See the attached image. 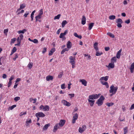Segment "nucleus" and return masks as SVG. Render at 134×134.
I'll return each instance as SVG.
<instances>
[{
    "instance_id": "nucleus-1",
    "label": "nucleus",
    "mask_w": 134,
    "mask_h": 134,
    "mask_svg": "<svg viewBox=\"0 0 134 134\" xmlns=\"http://www.w3.org/2000/svg\"><path fill=\"white\" fill-rule=\"evenodd\" d=\"M65 120H61L59 124H56L54 126L53 131L55 132L60 127H62L65 124Z\"/></svg>"
},
{
    "instance_id": "nucleus-2",
    "label": "nucleus",
    "mask_w": 134,
    "mask_h": 134,
    "mask_svg": "<svg viewBox=\"0 0 134 134\" xmlns=\"http://www.w3.org/2000/svg\"><path fill=\"white\" fill-rule=\"evenodd\" d=\"M118 87H114L113 85H112L110 87L109 92L111 93L110 95V96H112L113 95L115 94L118 89Z\"/></svg>"
},
{
    "instance_id": "nucleus-3",
    "label": "nucleus",
    "mask_w": 134,
    "mask_h": 134,
    "mask_svg": "<svg viewBox=\"0 0 134 134\" xmlns=\"http://www.w3.org/2000/svg\"><path fill=\"white\" fill-rule=\"evenodd\" d=\"M69 59L70 60L69 62L72 65V68H74L75 67V61L76 59L75 57H73L72 56H71L69 57Z\"/></svg>"
},
{
    "instance_id": "nucleus-4",
    "label": "nucleus",
    "mask_w": 134,
    "mask_h": 134,
    "mask_svg": "<svg viewBox=\"0 0 134 134\" xmlns=\"http://www.w3.org/2000/svg\"><path fill=\"white\" fill-rule=\"evenodd\" d=\"M105 98L102 96H100L96 102L98 106H100L102 105L103 103V101L104 100Z\"/></svg>"
},
{
    "instance_id": "nucleus-5",
    "label": "nucleus",
    "mask_w": 134,
    "mask_h": 134,
    "mask_svg": "<svg viewBox=\"0 0 134 134\" xmlns=\"http://www.w3.org/2000/svg\"><path fill=\"white\" fill-rule=\"evenodd\" d=\"M78 117V115L77 113L73 114L72 119V123L74 124L75 123Z\"/></svg>"
},
{
    "instance_id": "nucleus-6",
    "label": "nucleus",
    "mask_w": 134,
    "mask_h": 134,
    "mask_svg": "<svg viewBox=\"0 0 134 134\" xmlns=\"http://www.w3.org/2000/svg\"><path fill=\"white\" fill-rule=\"evenodd\" d=\"M116 23H117V26L119 28H121L122 26L121 24L122 23V21L120 18H119L116 20Z\"/></svg>"
},
{
    "instance_id": "nucleus-7",
    "label": "nucleus",
    "mask_w": 134,
    "mask_h": 134,
    "mask_svg": "<svg viewBox=\"0 0 134 134\" xmlns=\"http://www.w3.org/2000/svg\"><path fill=\"white\" fill-rule=\"evenodd\" d=\"M40 109H42L43 110L46 111L49 110V107L47 105L43 106L41 105L40 107Z\"/></svg>"
},
{
    "instance_id": "nucleus-8",
    "label": "nucleus",
    "mask_w": 134,
    "mask_h": 134,
    "mask_svg": "<svg viewBox=\"0 0 134 134\" xmlns=\"http://www.w3.org/2000/svg\"><path fill=\"white\" fill-rule=\"evenodd\" d=\"M86 127L85 125H83L79 129V131L80 133H82L86 129Z\"/></svg>"
},
{
    "instance_id": "nucleus-9",
    "label": "nucleus",
    "mask_w": 134,
    "mask_h": 134,
    "mask_svg": "<svg viewBox=\"0 0 134 134\" xmlns=\"http://www.w3.org/2000/svg\"><path fill=\"white\" fill-rule=\"evenodd\" d=\"M35 116L36 117L43 118L45 116V115L42 112H39L36 113Z\"/></svg>"
},
{
    "instance_id": "nucleus-10",
    "label": "nucleus",
    "mask_w": 134,
    "mask_h": 134,
    "mask_svg": "<svg viewBox=\"0 0 134 134\" xmlns=\"http://www.w3.org/2000/svg\"><path fill=\"white\" fill-rule=\"evenodd\" d=\"M62 103L64 105L67 106H70L71 105V104L67 101L63 100L62 101Z\"/></svg>"
},
{
    "instance_id": "nucleus-11",
    "label": "nucleus",
    "mask_w": 134,
    "mask_h": 134,
    "mask_svg": "<svg viewBox=\"0 0 134 134\" xmlns=\"http://www.w3.org/2000/svg\"><path fill=\"white\" fill-rule=\"evenodd\" d=\"M109 78V76H106L105 77H101L99 80L100 81L101 83L102 82H104L103 80H104L105 81H107L108 80Z\"/></svg>"
},
{
    "instance_id": "nucleus-12",
    "label": "nucleus",
    "mask_w": 134,
    "mask_h": 134,
    "mask_svg": "<svg viewBox=\"0 0 134 134\" xmlns=\"http://www.w3.org/2000/svg\"><path fill=\"white\" fill-rule=\"evenodd\" d=\"M80 82H81L82 84L85 86H87V82L86 80L84 79H80Z\"/></svg>"
},
{
    "instance_id": "nucleus-13",
    "label": "nucleus",
    "mask_w": 134,
    "mask_h": 134,
    "mask_svg": "<svg viewBox=\"0 0 134 134\" xmlns=\"http://www.w3.org/2000/svg\"><path fill=\"white\" fill-rule=\"evenodd\" d=\"M68 32L67 30H65L64 33H62L60 34L59 37L60 38H63V37Z\"/></svg>"
},
{
    "instance_id": "nucleus-14",
    "label": "nucleus",
    "mask_w": 134,
    "mask_h": 134,
    "mask_svg": "<svg viewBox=\"0 0 134 134\" xmlns=\"http://www.w3.org/2000/svg\"><path fill=\"white\" fill-rule=\"evenodd\" d=\"M86 18L85 17L84 15L83 16L82 18L81 24L83 25H85L86 23Z\"/></svg>"
},
{
    "instance_id": "nucleus-15",
    "label": "nucleus",
    "mask_w": 134,
    "mask_h": 134,
    "mask_svg": "<svg viewBox=\"0 0 134 134\" xmlns=\"http://www.w3.org/2000/svg\"><path fill=\"white\" fill-rule=\"evenodd\" d=\"M32 122V120L31 119H27L26 121V125L27 126H29L30 124Z\"/></svg>"
},
{
    "instance_id": "nucleus-16",
    "label": "nucleus",
    "mask_w": 134,
    "mask_h": 134,
    "mask_svg": "<svg viewBox=\"0 0 134 134\" xmlns=\"http://www.w3.org/2000/svg\"><path fill=\"white\" fill-rule=\"evenodd\" d=\"M130 69L131 73H132L133 72V70L134 69V62L133 63L131 64L130 68Z\"/></svg>"
},
{
    "instance_id": "nucleus-17",
    "label": "nucleus",
    "mask_w": 134,
    "mask_h": 134,
    "mask_svg": "<svg viewBox=\"0 0 134 134\" xmlns=\"http://www.w3.org/2000/svg\"><path fill=\"white\" fill-rule=\"evenodd\" d=\"M121 51L122 49H121L118 52L116 55V57L117 58L119 59L120 58Z\"/></svg>"
},
{
    "instance_id": "nucleus-18",
    "label": "nucleus",
    "mask_w": 134,
    "mask_h": 134,
    "mask_svg": "<svg viewBox=\"0 0 134 134\" xmlns=\"http://www.w3.org/2000/svg\"><path fill=\"white\" fill-rule=\"evenodd\" d=\"M88 101L90 103V105L91 107L93 106L95 100H91L88 99Z\"/></svg>"
},
{
    "instance_id": "nucleus-19",
    "label": "nucleus",
    "mask_w": 134,
    "mask_h": 134,
    "mask_svg": "<svg viewBox=\"0 0 134 134\" xmlns=\"http://www.w3.org/2000/svg\"><path fill=\"white\" fill-rule=\"evenodd\" d=\"M66 46L68 48L70 49L72 46L71 42L70 41H68L67 42Z\"/></svg>"
},
{
    "instance_id": "nucleus-20",
    "label": "nucleus",
    "mask_w": 134,
    "mask_h": 134,
    "mask_svg": "<svg viewBox=\"0 0 134 134\" xmlns=\"http://www.w3.org/2000/svg\"><path fill=\"white\" fill-rule=\"evenodd\" d=\"M53 78V77L52 76H48L46 77V80L47 81L52 80Z\"/></svg>"
},
{
    "instance_id": "nucleus-21",
    "label": "nucleus",
    "mask_w": 134,
    "mask_h": 134,
    "mask_svg": "<svg viewBox=\"0 0 134 134\" xmlns=\"http://www.w3.org/2000/svg\"><path fill=\"white\" fill-rule=\"evenodd\" d=\"M55 48H52L49 52V56L52 55L53 53L55 52Z\"/></svg>"
},
{
    "instance_id": "nucleus-22",
    "label": "nucleus",
    "mask_w": 134,
    "mask_h": 134,
    "mask_svg": "<svg viewBox=\"0 0 134 134\" xmlns=\"http://www.w3.org/2000/svg\"><path fill=\"white\" fill-rule=\"evenodd\" d=\"M114 63H110L109 64V65L107 66L108 68H113L114 67Z\"/></svg>"
},
{
    "instance_id": "nucleus-23",
    "label": "nucleus",
    "mask_w": 134,
    "mask_h": 134,
    "mask_svg": "<svg viewBox=\"0 0 134 134\" xmlns=\"http://www.w3.org/2000/svg\"><path fill=\"white\" fill-rule=\"evenodd\" d=\"M101 83L103 85H105L107 88H108L109 87V85L107 82H102Z\"/></svg>"
},
{
    "instance_id": "nucleus-24",
    "label": "nucleus",
    "mask_w": 134,
    "mask_h": 134,
    "mask_svg": "<svg viewBox=\"0 0 134 134\" xmlns=\"http://www.w3.org/2000/svg\"><path fill=\"white\" fill-rule=\"evenodd\" d=\"M50 125L49 124H46L43 127V130H46L48 128V127Z\"/></svg>"
},
{
    "instance_id": "nucleus-25",
    "label": "nucleus",
    "mask_w": 134,
    "mask_h": 134,
    "mask_svg": "<svg viewBox=\"0 0 134 134\" xmlns=\"http://www.w3.org/2000/svg\"><path fill=\"white\" fill-rule=\"evenodd\" d=\"M94 25V23H91L88 25V29L89 30H90L92 29Z\"/></svg>"
},
{
    "instance_id": "nucleus-26",
    "label": "nucleus",
    "mask_w": 134,
    "mask_h": 134,
    "mask_svg": "<svg viewBox=\"0 0 134 134\" xmlns=\"http://www.w3.org/2000/svg\"><path fill=\"white\" fill-rule=\"evenodd\" d=\"M94 98V99H96L98 98L100 95V94H92Z\"/></svg>"
},
{
    "instance_id": "nucleus-27",
    "label": "nucleus",
    "mask_w": 134,
    "mask_h": 134,
    "mask_svg": "<svg viewBox=\"0 0 134 134\" xmlns=\"http://www.w3.org/2000/svg\"><path fill=\"white\" fill-rule=\"evenodd\" d=\"M111 61L112 63H113L116 62V57H114L112 58L111 59Z\"/></svg>"
},
{
    "instance_id": "nucleus-28",
    "label": "nucleus",
    "mask_w": 134,
    "mask_h": 134,
    "mask_svg": "<svg viewBox=\"0 0 134 134\" xmlns=\"http://www.w3.org/2000/svg\"><path fill=\"white\" fill-rule=\"evenodd\" d=\"M42 17V16L38 15L37 16L35 17V21L37 22L38 21V20L40 19Z\"/></svg>"
},
{
    "instance_id": "nucleus-29",
    "label": "nucleus",
    "mask_w": 134,
    "mask_h": 134,
    "mask_svg": "<svg viewBox=\"0 0 134 134\" xmlns=\"http://www.w3.org/2000/svg\"><path fill=\"white\" fill-rule=\"evenodd\" d=\"M116 16L114 15H111L109 17V19L110 20H114L115 19Z\"/></svg>"
},
{
    "instance_id": "nucleus-30",
    "label": "nucleus",
    "mask_w": 134,
    "mask_h": 134,
    "mask_svg": "<svg viewBox=\"0 0 134 134\" xmlns=\"http://www.w3.org/2000/svg\"><path fill=\"white\" fill-rule=\"evenodd\" d=\"M102 53L101 52H99L98 50L97 51H96V55L97 56H100L102 54Z\"/></svg>"
},
{
    "instance_id": "nucleus-31",
    "label": "nucleus",
    "mask_w": 134,
    "mask_h": 134,
    "mask_svg": "<svg viewBox=\"0 0 134 134\" xmlns=\"http://www.w3.org/2000/svg\"><path fill=\"white\" fill-rule=\"evenodd\" d=\"M107 35L112 38L114 37V35L112 34L110 32H108L107 33Z\"/></svg>"
},
{
    "instance_id": "nucleus-32",
    "label": "nucleus",
    "mask_w": 134,
    "mask_h": 134,
    "mask_svg": "<svg viewBox=\"0 0 134 134\" xmlns=\"http://www.w3.org/2000/svg\"><path fill=\"white\" fill-rule=\"evenodd\" d=\"M16 107V105H14L11 106L9 107L8 108V110L9 111L10 110H12L14 108Z\"/></svg>"
},
{
    "instance_id": "nucleus-33",
    "label": "nucleus",
    "mask_w": 134,
    "mask_h": 134,
    "mask_svg": "<svg viewBox=\"0 0 134 134\" xmlns=\"http://www.w3.org/2000/svg\"><path fill=\"white\" fill-rule=\"evenodd\" d=\"M67 23V22L66 20H64L63 21L62 23V27H64V26Z\"/></svg>"
},
{
    "instance_id": "nucleus-34",
    "label": "nucleus",
    "mask_w": 134,
    "mask_h": 134,
    "mask_svg": "<svg viewBox=\"0 0 134 134\" xmlns=\"http://www.w3.org/2000/svg\"><path fill=\"white\" fill-rule=\"evenodd\" d=\"M98 43L97 42H96L94 44V47L96 51H97L98 50V47H97Z\"/></svg>"
},
{
    "instance_id": "nucleus-35",
    "label": "nucleus",
    "mask_w": 134,
    "mask_h": 134,
    "mask_svg": "<svg viewBox=\"0 0 134 134\" xmlns=\"http://www.w3.org/2000/svg\"><path fill=\"white\" fill-rule=\"evenodd\" d=\"M36 11L35 10H34L33 11L31 15V21H32L33 19L34 18V14L35 13Z\"/></svg>"
},
{
    "instance_id": "nucleus-36",
    "label": "nucleus",
    "mask_w": 134,
    "mask_h": 134,
    "mask_svg": "<svg viewBox=\"0 0 134 134\" xmlns=\"http://www.w3.org/2000/svg\"><path fill=\"white\" fill-rule=\"evenodd\" d=\"M26 31V30L25 29H24L22 30H19L18 32L19 34H20L21 33L24 34L25 32Z\"/></svg>"
},
{
    "instance_id": "nucleus-37",
    "label": "nucleus",
    "mask_w": 134,
    "mask_h": 134,
    "mask_svg": "<svg viewBox=\"0 0 134 134\" xmlns=\"http://www.w3.org/2000/svg\"><path fill=\"white\" fill-rule=\"evenodd\" d=\"M43 10L42 9H41L39 11L38 15L42 16V15L43 14Z\"/></svg>"
},
{
    "instance_id": "nucleus-38",
    "label": "nucleus",
    "mask_w": 134,
    "mask_h": 134,
    "mask_svg": "<svg viewBox=\"0 0 134 134\" xmlns=\"http://www.w3.org/2000/svg\"><path fill=\"white\" fill-rule=\"evenodd\" d=\"M33 66V63H30L27 65V67L29 68L30 69H31L32 67Z\"/></svg>"
},
{
    "instance_id": "nucleus-39",
    "label": "nucleus",
    "mask_w": 134,
    "mask_h": 134,
    "mask_svg": "<svg viewBox=\"0 0 134 134\" xmlns=\"http://www.w3.org/2000/svg\"><path fill=\"white\" fill-rule=\"evenodd\" d=\"M63 75V71L60 72L58 74V77L59 78H61L62 77Z\"/></svg>"
},
{
    "instance_id": "nucleus-40",
    "label": "nucleus",
    "mask_w": 134,
    "mask_h": 134,
    "mask_svg": "<svg viewBox=\"0 0 134 134\" xmlns=\"http://www.w3.org/2000/svg\"><path fill=\"white\" fill-rule=\"evenodd\" d=\"M20 99V98L19 97H16L14 98V99L15 102H17Z\"/></svg>"
},
{
    "instance_id": "nucleus-41",
    "label": "nucleus",
    "mask_w": 134,
    "mask_h": 134,
    "mask_svg": "<svg viewBox=\"0 0 134 134\" xmlns=\"http://www.w3.org/2000/svg\"><path fill=\"white\" fill-rule=\"evenodd\" d=\"M60 15H61L60 14H59L57 15V16H55L54 17V19H59L60 18Z\"/></svg>"
},
{
    "instance_id": "nucleus-42",
    "label": "nucleus",
    "mask_w": 134,
    "mask_h": 134,
    "mask_svg": "<svg viewBox=\"0 0 134 134\" xmlns=\"http://www.w3.org/2000/svg\"><path fill=\"white\" fill-rule=\"evenodd\" d=\"M114 104L113 103L111 102L110 103H107L106 104V105L108 107H110L113 105Z\"/></svg>"
},
{
    "instance_id": "nucleus-43",
    "label": "nucleus",
    "mask_w": 134,
    "mask_h": 134,
    "mask_svg": "<svg viewBox=\"0 0 134 134\" xmlns=\"http://www.w3.org/2000/svg\"><path fill=\"white\" fill-rule=\"evenodd\" d=\"M124 134H126L127 132L128 128L127 127H125L124 128Z\"/></svg>"
},
{
    "instance_id": "nucleus-44",
    "label": "nucleus",
    "mask_w": 134,
    "mask_h": 134,
    "mask_svg": "<svg viewBox=\"0 0 134 134\" xmlns=\"http://www.w3.org/2000/svg\"><path fill=\"white\" fill-rule=\"evenodd\" d=\"M88 98L89 99H90L91 100H92L94 99L92 94L89 96H88Z\"/></svg>"
},
{
    "instance_id": "nucleus-45",
    "label": "nucleus",
    "mask_w": 134,
    "mask_h": 134,
    "mask_svg": "<svg viewBox=\"0 0 134 134\" xmlns=\"http://www.w3.org/2000/svg\"><path fill=\"white\" fill-rule=\"evenodd\" d=\"M25 7V4H21L20 5V9H23Z\"/></svg>"
},
{
    "instance_id": "nucleus-46",
    "label": "nucleus",
    "mask_w": 134,
    "mask_h": 134,
    "mask_svg": "<svg viewBox=\"0 0 134 134\" xmlns=\"http://www.w3.org/2000/svg\"><path fill=\"white\" fill-rule=\"evenodd\" d=\"M38 40H37L36 39H34L33 40H32V42H34V43H38Z\"/></svg>"
},
{
    "instance_id": "nucleus-47",
    "label": "nucleus",
    "mask_w": 134,
    "mask_h": 134,
    "mask_svg": "<svg viewBox=\"0 0 134 134\" xmlns=\"http://www.w3.org/2000/svg\"><path fill=\"white\" fill-rule=\"evenodd\" d=\"M29 14V12L28 11H26V12L25 13L24 15L25 17H26L27 16V15Z\"/></svg>"
},
{
    "instance_id": "nucleus-48",
    "label": "nucleus",
    "mask_w": 134,
    "mask_h": 134,
    "mask_svg": "<svg viewBox=\"0 0 134 134\" xmlns=\"http://www.w3.org/2000/svg\"><path fill=\"white\" fill-rule=\"evenodd\" d=\"M16 39L15 38L12 39L11 40V43H13L14 42L16 41Z\"/></svg>"
},
{
    "instance_id": "nucleus-49",
    "label": "nucleus",
    "mask_w": 134,
    "mask_h": 134,
    "mask_svg": "<svg viewBox=\"0 0 134 134\" xmlns=\"http://www.w3.org/2000/svg\"><path fill=\"white\" fill-rule=\"evenodd\" d=\"M21 40H20V37H18L17 40V41L18 42V43H20Z\"/></svg>"
},
{
    "instance_id": "nucleus-50",
    "label": "nucleus",
    "mask_w": 134,
    "mask_h": 134,
    "mask_svg": "<svg viewBox=\"0 0 134 134\" xmlns=\"http://www.w3.org/2000/svg\"><path fill=\"white\" fill-rule=\"evenodd\" d=\"M12 83V81L9 80V82L8 84V87H9L11 85Z\"/></svg>"
},
{
    "instance_id": "nucleus-51",
    "label": "nucleus",
    "mask_w": 134,
    "mask_h": 134,
    "mask_svg": "<svg viewBox=\"0 0 134 134\" xmlns=\"http://www.w3.org/2000/svg\"><path fill=\"white\" fill-rule=\"evenodd\" d=\"M47 51V48L46 47H44L42 51V53L44 54L46 53Z\"/></svg>"
},
{
    "instance_id": "nucleus-52",
    "label": "nucleus",
    "mask_w": 134,
    "mask_h": 134,
    "mask_svg": "<svg viewBox=\"0 0 134 134\" xmlns=\"http://www.w3.org/2000/svg\"><path fill=\"white\" fill-rule=\"evenodd\" d=\"M68 96H70V98H72V97H73L74 96V94H68Z\"/></svg>"
},
{
    "instance_id": "nucleus-53",
    "label": "nucleus",
    "mask_w": 134,
    "mask_h": 134,
    "mask_svg": "<svg viewBox=\"0 0 134 134\" xmlns=\"http://www.w3.org/2000/svg\"><path fill=\"white\" fill-rule=\"evenodd\" d=\"M8 29H6L4 30V33L5 34V35L7 34V33L8 32Z\"/></svg>"
},
{
    "instance_id": "nucleus-54",
    "label": "nucleus",
    "mask_w": 134,
    "mask_h": 134,
    "mask_svg": "<svg viewBox=\"0 0 134 134\" xmlns=\"http://www.w3.org/2000/svg\"><path fill=\"white\" fill-rule=\"evenodd\" d=\"M26 113H27L26 111H25L24 113L21 112L20 113L19 115L20 116H21L23 115L26 114Z\"/></svg>"
},
{
    "instance_id": "nucleus-55",
    "label": "nucleus",
    "mask_w": 134,
    "mask_h": 134,
    "mask_svg": "<svg viewBox=\"0 0 134 134\" xmlns=\"http://www.w3.org/2000/svg\"><path fill=\"white\" fill-rule=\"evenodd\" d=\"M65 84L64 83L61 85V88L62 89H64L65 88Z\"/></svg>"
},
{
    "instance_id": "nucleus-56",
    "label": "nucleus",
    "mask_w": 134,
    "mask_h": 134,
    "mask_svg": "<svg viewBox=\"0 0 134 134\" xmlns=\"http://www.w3.org/2000/svg\"><path fill=\"white\" fill-rule=\"evenodd\" d=\"M14 76L13 75L11 76L9 79V80L12 81V80L14 78Z\"/></svg>"
},
{
    "instance_id": "nucleus-57",
    "label": "nucleus",
    "mask_w": 134,
    "mask_h": 134,
    "mask_svg": "<svg viewBox=\"0 0 134 134\" xmlns=\"http://www.w3.org/2000/svg\"><path fill=\"white\" fill-rule=\"evenodd\" d=\"M18 55H17V54H15V57L14 58H13V60L14 61H15L16 60V59L17 58H18Z\"/></svg>"
},
{
    "instance_id": "nucleus-58",
    "label": "nucleus",
    "mask_w": 134,
    "mask_h": 134,
    "mask_svg": "<svg viewBox=\"0 0 134 134\" xmlns=\"http://www.w3.org/2000/svg\"><path fill=\"white\" fill-rule=\"evenodd\" d=\"M19 37H20V40H22L24 37V36L23 35L21 34L19 35Z\"/></svg>"
},
{
    "instance_id": "nucleus-59",
    "label": "nucleus",
    "mask_w": 134,
    "mask_h": 134,
    "mask_svg": "<svg viewBox=\"0 0 134 134\" xmlns=\"http://www.w3.org/2000/svg\"><path fill=\"white\" fill-rule=\"evenodd\" d=\"M0 59H1V61H4V60L5 59V57H2L1 58H0Z\"/></svg>"
},
{
    "instance_id": "nucleus-60",
    "label": "nucleus",
    "mask_w": 134,
    "mask_h": 134,
    "mask_svg": "<svg viewBox=\"0 0 134 134\" xmlns=\"http://www.w3.org/2000/svg\"><path fill=\"white\" fill-rule=\"evenodd\" d=\"M16 51V49L15 47H14L12 50V51L15 52Z\"/></svg>"
},
{
    "instance_id": "nucleus-61",
    "label": "nucleus",
    "mask_w": 134,
    "mask_h": 134,
    "mask_svg": "<svg viewBox=\"0 0 134 134\" xmlns=\"http://www.w3.org/2000/svg\"><path fill=\"white\" fill-rule=\"evenodd\" d=\"M61 30V29H60V28L57 31V34H59Z\"/></svg>"
},
{
    "instance_id": "nucleus-62",
    "label": "nucleus",
    "mask_w": 134,
    "mask_h": 134,
    "mask_svg": "<svg viewBox=\"0 0 134 134\" xmlns=\"http://www.w3.org/2000/svg\"><path fill=\"white\" fill-rule=\"evenodd\" d=\"M110 49V48L109 47H105V50L106 51H109Z\"/></svg>"
},
{
    "instance_id": "nucleus-63",
    "label": "nucleus",
    "mask_w": 134,
    "mask_h": 134,
    "mask_svg": "<svg viewBox=\"0 0 134 134\" xmlns=\"http://www.w3.org/2000/svg\"><path fill=\"white\" fill-rule=\"evenodd\" d=\"M7 77V75L5 74H4L2 76V78L3 79H5Z\"/></svg>"
},
{
    "instance_id": "nucleus-64",
    "label": "nucleus",
    "mask_w": 134,
    "mask_h": 134,
    "mask_svg": "<svg viewBox=\"0 0 134 134\" xmlns=\"http://www.w3.org/2000/svg\"><path fill=\"white\" fill-rule=\"evenodd\" d=\"M134 109V104H132L130 108V109L131 110L133 109Z\"/></svg>"
}]
</instances>
